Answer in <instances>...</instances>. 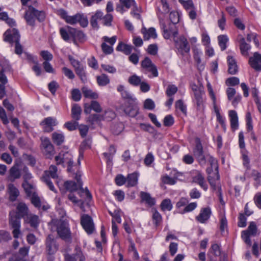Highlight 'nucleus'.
<instances>
[{"mask_svg": "<svg viewBox=\"0 0 261 261\" xmlns=\"http://www.w3.org/2000/svg\"><path fill=\"white\" fill-rule=\"evenodd\" d=\"M40 124L45 132L49 133L54 130V127L58 124V121L55 118L48 117L45 118Z\"/></svg>", "mask_w": 261, "mask_h": 261, "instance_id": "f8f14e48", "label": "nucleus"}, {"mask_svg": "<svg viewBox=\"0 0 261 261\" xmlns=\"http://www.w3.org/2000/svg\"><path fill=\"white\" fill-rule=\"evenodd\" d=\"M169 19L170 22L173 24H176L179 22V15L176 12H171L169 14Z\"/></svg>", "mask_w": 261, "mask_h": 261, "instance_id": "052dcab7", "label": "nucleus"}, {"mask_svg": "<svg viewBox=\"0 0 261 261\" xmlns=\"http://www.w3.org/2000/svg\"><path fill=\"white\" fill-rule=\"evenodd\" d=\"M76 74L79 76L81 80L83 82L85 83L87 81V76L85 71L84 67L83 66L80 69L75 71Z\"/></svg>", "mask_w": 261, "mask_h": 261, "instance_id": "8fccbe9b", "label": "nucleus"}, {"mask_svg": "<svg viewBox=\"0 0 261 261\" xmlns=\"http://www.w3.org/2000/svg\"><path fill=\"white\" fill-rule=\"evenodd\" d=\"M227 63L228 65V71L231 74H235L238 72V66L236 60L233 57L228 56L227 57Z\"/></svg>", "mask_w": 261, "mask_h": 261, "instance_id": "5701e85b", "label": "nucleus"}, {"mask_svg": "<svg viewBox=\"0 0 261 261\" xmlns=\"http://www.w3.org/2000/svg\"><path fill=\"white\" fill-rule=\"evenodd\" d=\"M102 120H106L107 121H110L115 117V113L111 110H108L105 112V114L102 115Z\"/></svg>", "mask_w": 261, "mask_h": 261, "instance_id": "13d9d810", "label": "nucleus"}, {"mask_svg": "<svg viewBox=\"0 0 261 261\" xmlns=\"http://www.w3.org/2000/svg\"><path fill=\"white\" fill-rule=\"evenodd\" d=\"M228 115L230 117L231 128L234 131L236 130L239 126L237 113L234 110H230L229 111Z\"/></svg>", "mask_w": 261, "mask_h": 261, "instance_id": "b1692460", "label": "nucleus"}, {"mask_svg": "<svg viewBox=\"0 0 261 261\" xmlns=\"http://www.w3.org/2000/svg\"><path fill=\"white\" fill-rule=\"evenodd\" d=\"M75 179H76L77 183H76L80 187V191L78 192V194L81 196H85L88 199H90L92 198V196L90 193L89 190L87 188L84 189L82 188V182L81 180V175L77 174L75 175Z\"/></svg>", "mask_w": 261, "mask_h": 261, "instance_id": "4be33fe9", "label": "nucleus"}, {"mask_svg": "<svg viewBox=\"0 0 261 261\" xmlns=\"http://www.w3.org/2000/svg\"><path fill=\"white\" fill-rule=\"evenodd\" d=\"M75 253L73 254L75 258L77 259H79V261H86L85 257L84 255L83 252H82L80 248L78 247H76L75 249Z\"/></svg>", "mask_w": 261, "mask_h": 261, "instance_id": "603ef678", "label": "nucleus"}, {"mask_svg": "<svg viewBox=\"0 0 261 261\" xmlns=\"http://www.w3.org/2000/svg\"><path fill=\"white\" fill-rule=\"evenodd\" d=\"M177 91V88L174 85H169L166 90V94L168 96H171L176 93Z\"/></svg>", "mask_w": 261, "mask_h": 261, "instance_id": "e2e57ef3", "label": "nucleus"}, {"mask_svg": "<svg viewBox=\"0 0 261 261\" xmlns=\"http://www.w3.org/2000/svg\"><path fill=\"white\" fill-rule=\"evenodd\" d=\"M103 24L107 26H111V22L113 20V16L110 14H107L105 16H102Z\"/></svg>", "mask_w": 261, "mask_h": 261, "instance_id": "0e129e2a", "label": "nucleus"}, {"mask_svg": "<svg viewBox=\"0 0 261 261\" xmlns=\"http://www.w3.org/2000/svg\"><path fill=\"white\" fill-rule=\"evenodd\" d=\"M211 215V210L210 207H204L201 208L198 216L196 217V219L201 223H204L206 221Z\"/></svg>", "mask_w": 261, "mask_h": 261, "instance_id": "412c9836", "label": "nucleus"}, {"mask_svg": "<svg viewBox=\"0 0 261 261\" xmlns=\"http://www.w3.org/2000/svg\"><path fill=\"white\" fill-rule=\"evenodd\" d=\"M161 3L162 7L161 8H159L158 9L159 14H166L168 13L170 11V8L167 2Z\"/></svg>", "mask_w": 261, "mask_h": 261, "instance_id": "6e6d98bb", "label": "nucleus"}, {"mask_svg": "<svg viewBox=\"0 0 261 261\" xmlns=\"http://www.w3.org/2000/svg\"><path fill=\"white\" fill-rule=\"evenodd\" d=\"M127 186L133 187L135 186L138 182V175L136 173H133L128 175L126 179Z\"/></svg>", "mask_w": 261, "mask_h": 261, "instance_id": "c9c22d12", "label": "nucleus"}, {"mask_svg": "<svg viewBox=\"0 0 261 261\" xmlns=\"http://www.w3.org/2000/svg\"><path fill=\"white\" fill-rule=\"evenodd\" d=\"M256 231L257 228L255 223L253 222H251L250 223L247 230H244V231L248 232L249 234L255 236L256 233Z\"/></svg>", "mask_w": 261, "mask_h": 261, "instance_id": "4d7b16f0", "label": "nucleus"}, {"mask_svg": "<svg viewBox=\"0 0 261 261\" xmlns=\"http://www.w3.org/2000/svg\"><path fill=\"white\" fill-rule=\"evenodd\" d=\"M142 201H144L149 206H151L155 204V200L147 193L142 192L141 193Z\"/></svg>", "mask_w": 261, "mask_h": 261, "instance_id": "2f4dec72", "label": "nucleus"}, {"mask_svg": "<svg viewBox=\"0 0 261 261\" xmlns=\"http://www.w3.org/2000/svg\"><path fill=\"white\" fill-rule=\"evenodd\" d=\"M192 89L194 92L195 100L197 106L199 108H201L202 106L203 103L204 91L203 88L201 87H198V86L193 84L191 86Z\"/></svg>", "mask_w": 261, "mask_h": 261, "instance_id": "9b49d317", "label": "nucleus"}, {"mask_svg": "<svg viewBox=\"0 0 261 261\" xmlns=\"http://www.w3.org/2000/svg\"><path fill=\"white\" fill-rule=\"evenodd\" d=\"M103 14L100 11H97L94 15L91 17L90 23L93 28L97 29L98 28L97 20L102 19Z\"/></svg>", "mask_w": 261, "mask_h": 261, "instance_id": "473e14b6", "label": "nucleus"}, {"mask_svg": "<svg viewBox=\"0 0 261 261\" xmlns=\"http://www.w3.org/2000/svg\"><path fill=\"white\" fill-rule=\"evenodd\" d=\"M17 216L20 218L28 215V208L26 204L23 202H20L17 206Z\"/></svg>", "mask_w": 261, "mask_h": 261, "instance_id": "c85d7f7f", "label": "nucleus"}, {"mask_svg": "<svg viewBox=\"0 0 261 261\" xmlns=\"http://www.w3.org/2000/svg\"><path fill=\"white\" fill-rule=\"evenodd\" d=\"M58 177V169L55 165H51L49 167L48 170L44 172V174L42 177V180L48 187L49 189L56 192V189L50 179V177L53 179H57Z\"/></svg>", "mask_w": 261, "mask_h": 261, "instance_id": "423d86ee", "label": "nucleus"}, {"mask_svg": "<svg viewBox=\"0 0 261 261\" xmlns=\"http://www.w3.org/2000/svg\"><path fill=\"white\" fill-rule=\"evenodd\" d=\"M239 79L237 77L228 78L226 81V84L230 86H235L239 84Z\"/></svg>", "mask_w": 261, "mask_h": 261, "instance_id": "774afa93", "label": "nucleus"}, {"mask_svg": "<svg viewBox=\"0 0 261 261\" xmlns=\"http://www.w3.org/2000/svg\"><path fill=\"white\" fill-rule=\"evenodd\" d=\"M69 33L71 36V40L75 44H76V40L83 42L86 39L85 35L83 32L74 28H70Z\"/></svg>", "mask_w": 261, "mask_h": 261, "instance_id": "a211bd4d", "label": "nucleus"}, {"mask_svg": "<svg viewBox=\"0 0 261 261\" xmlns=\"http://www.w3.org/2000/svg\"><path fill=\"white\" fill-rule=\"evenodd\" d=\"M193 181L198 184L204 190H206L207 186L205 184L204 178L202 173L199 171H195L193 172Z\"/></svg>", "mask_w": 261, "mask_h": 261, "instance_id": "6ab92c4d", "label": "nucleus"}, {"mask_svg": "<svg viewBox=\"0 0 261 261\" xmlns=\"http://www.w3.org/2000/svg\"><path fill=\"white\" fill-rule=\"evenodd\" d=\"M102 39L104 42L101 44V49H112V45L115 43L116 37L113 36L111 38L103 37Z\"/></svg>", "mask_w": 261, "mask_h": 261, "instance_id": "a878e982", "label": "nucleus"}, {"mask_svg": "<svg viewBox=\"0 0 261 261\" xmlns=\"http://www.w3.org/2000/svg\"><path fill=\"white\" fill-rule=\"evenodd\" d=\"M123 111L126 115L131 117L135 116L138 113V110L132 106L124 108Z\"/></svg>", "mask_w": 261, "mask_h": 261, "instance_id": "09e8293b", "label": "nucleus"}, {"mask_svg": "<svg viewBox=\"0 0 261 261\" xmlns=\"http://www.w3.org/2000/svg\"><path fill=\"white\" fill-rule=\"evenodd\" d=\"M27 219L28 220V222L32 227L34 228L37 227L39 223V219L37 216L30 214L28 215Z\"/></svg>", "mask_w": 261, "mask_h": 261, "instance_id": "e433bc0d", "label": "nucleus"}, {"mask_svg": "<svg viewBox=\"0 0 261 261\" xmlns=\"http://www.w3.org/2000/svg\"><path fill=\"white\" fill-rule=\"evenodd\" d=\"M196 145L193 149L194 156L201 166L205 165L207 160L210 162L211 167L206 169L208 174L207 180L214 189L216 188V181L219 179L218 166L217 161L208 154L204 153L203 147L199 138L195 139Z\"/></svg>", "mask_w": 261, "mask_h": 261, "instance_id": "f257e3e1", "label": "nucleus"}, {"mask_svg": "<svg viewBox=\"0 0 261 261\" xmlns=\"http://www.w3.org/2000/svg\"><path fill=\"white\" fill-rule=\"evenodd\" d=\"M82 92L84 96L86 98L92 99H96L98 98V94L97 92L92 91L87 87H83L82 88Z\"/></svg>", "mask_w": 261, "mask_h": 261, "instance_id": "bb28decb", "label": "nucleus"}, {"mask_svg": "<svg viewBox=\"0 0 261 261\" xmlns=\"http://www.w3.org/2000/svg\"><path fill=\"white\" fill-rule=\"evenodd\" d=\"M68 59L70 61L71 64L74 68L75 71L83 67V65L81 63L80 61L74 59L71 55L68 56Z\"/></svg>", "mask_w": 261, "mask_h": 261, "instance_id": "c03bdc74", "label": "nucleus"}, {"mask_svg": "<svg viewBox=\"0 0 261 261\" xmlns=\"http://www.w3.org/2000/svg\"><path fill=\"white\" fill-rule=\"evenodd\" d=\"M161 207L162 211H170L172 208V204L169 199H166L162 201L161 204Z\"/></svg>", "mask_w": 261, "mask_h": 261, "instance_id": "a19ab883", "label": "nucleus"}, {"mask_svg": "<svg viewBox=\"0 0 261 261\" xmlns=\"http://www.w3.org/2000/svg\"><path fill=\"white\" fill-rule=\"evenodd\" d=\"M219 45L221 49H225L227 47L226 43L228 41V38L226 35H222L218 37Z\"/></svg>", "mask_w": 261, "mask_h": 261, "instance_id": "79ce46f5", "label": "nucleus"}, {"mask_svg": "<svg viewBox=\"0 0 261 261\" xmlns=\"http://www.w3.org/2000/svg\"><path fill=\"white\" fill-rule=\"evenodd\" d=\"M123 129L124 125L122 122L113 123L111 126L112 132L116 135L120 134Z\"/></svg>", "mask_w": 261, "mask_h": 261, "instance_id": "f704fd0d", "label": "nucleus"}, {"mask_svg": "<svg viewBox=\"0 0 261 261\" xmlns=\"http://www.w3.org/2000/svg\"><path fill=\"white\" fill-rule=\"evenodd\" d=\"M79 123L76 121H69L65 123V127L69 130L72 131L76 129Z\"/></svg>", "mask_w": 261, "mask_h": 261, "instance_id": "5fc2aeb1", "label": "nucleus"}, {"mask_svg": "<svg viewBox=\"0 0 261 261\" xmlns=\"http://www.w3.org/2000/svg\"><path fill=\"white\" fill-rule=\"evenodd\" d=\"M194 59L197 63V66L199 70H202L204 69V65L201 63L200 59V53L198 50H194Z\"/></svg>", "mask_w": 261, "mask_h": 261, "instance_id": "ea45409f", "label": "nucleus"}, {"mask_svg": "<svg viewBox=\"0 0 261 261\" xmlns=\"http://www.w3.org/2000/svg\"><path fill=\"white\" fill-rule=\"evenodd\" d=\"M81 18L80 14H76L73 16H69L67 18L66 22L71 24H74L78 22L79 19Z\"/></svg>", "mask_w": 261, "mask_h": 261, "instance_id": "bf43d9fd", "label": "nucleus"}, {"mask_svg": "<svg viewBox=\"0 0 261 261\" xmlns=\"http://www.w3.org/2000/svg\"><path fill=\"white\" fill-rule=\"evenodd\" d=\"M142 81V77L135 74L130 76L128 80L130 84L136 86L139 85Z\"/></svg>", "mask_w": 261, "mask_h": 261, "instance_id": "37998d69", "label": "nucleus"}, {"mask_svg": "<svg viewBox=\"0 0 261 261\" xmlns=\"http://www.w3.org/2000/svg\"><path fill=\"white\" fill-rule=\"evenodd\" d=\"M55 160L57 165L67 164V171L68 172H72L71 167L73 165V161L72 159V155L68 152L61 151L58 155L55 157Z\"/></svg>", "mask_w": 261, "mask_h": 261, "instance_id": "1a4fd4ad", "label": "nucleus"}, {"mask_svg": "<svg viewBox=\"0 0 261 261\" xmlns=\"http://www.w3.org/2000/svg\"><path fill=\"white\" fill-rule=\"evenodd\" d=\"M52 140L55 144L60 145L64 141V136L62 133L54 132L52 134Z\"/></svg>", "mask_w": 261, "mask_h": 261, "instance_id": "c756f323", "label": "nucleus"}, {"mask_svg": "<svg viewBox=\"0 0 261 261\" xmlns=\"http://www.w3.org/2000/svg\"><path fill=\"white\" fill-rule=\"evenodd\" d=\"M4 40L14 43L15 49H22L23 46L19 43L20 35L15 28L7 30L4 34Z\"/></svg>", "mask_w": 261, "mask_h": 261, "instance_id": "0eeeda50", "label": "nucleus"}, {"mask_svg": "<svg viewBox=\"0 0 261 261\" xmlns=\"http://www.w3.org/2000/svg\"><path fill=\"white\" fill-rule=\"evenodd\" d=\"M20 218L15 211H12L9 213V224L13 229L12 234L15 239L18 238L21 234Z\"/></svg>", "mask_w": 261, "mask_h": 261, "instance_id": "39448f33", "label": "nucleus"}, {"mask_svg": "<svg viewBox=\"0 0 261 261\" xmlns=\"http://www.w3.org/2000/svg\"><path fill=\"white\" fill-rule=\"evenodd\" d=\"M197 206L196 202H192L187 205L184 209L179 210L178 213L181 214H185L187 212H190L194 210Z\"/></svg>", "mask_w": 261, "mask_h": 261, "instance_id": "de8ad7c7", "label": "nucleus"}, {"mask_svg": "<svg viewBox=\"0 0 261 261\" xmlns=\"http://www.w3.org/2000/svg\"><path fill=\"white\" fill-rule=\"evenodd\" d=\"M210 253H212L215 256H219L221 254L220 247L218 245L215 244L212 245L210 249Z\"/></svg>", "mask_w": 261, "mask_h": 261, "instance_id": "680f3d73", "label": "nucleus"}, {"mask_svg": "<svg viewBox=\"0 0 261 261\" xmlns=\"http://www.w3.org/2000/svg\"><path fill=\"white\" fill-rule=\"evenodd\" d=\"M20 177V172L16 166H13L9 170V175L7 179L12 182Z\"/></svg>", "mask_w": 261, "mask_h": 261, "instance_id": "cd10ccee", "label": "nucleus"}, {"mask_svg": "<svg viewBox=\"0 0 261 261\" xmlns=\"http://www.w3.org/2000/svg\"><path fill=\"white\" fill-rule=\"evenodd\" d=\"M70 28V27H67L68 30L63 28L60 30V34L62 38L65 41H69L70 38L71 39V36L69 33Z\"/></svg>", "mask_w": 261, "mask_h": 261, "instance_id": "49530a36", "label": "nucleus"}, {"mask_svg": "<svg viewBox=\"0 0 261 261\" xmlns=\"http://www.w3.org/2000/svg\"><path fill=\"white\" fill-rule=\"evenodd\" d=\"M152 219L154 221V223L156 226H158L162 221V217L161 214L155 209L152 210Z\"/></svg>", "mask_w": 261, "mask_h": 261, "instance_id": "a18cd8bd", "label": "nucleus"}, {"mask_svg": "<svg viewBox=\"0 0 261 261\" xmlns=\"http://www.w3.org/2000/svg\"><path fill=\"white\" fill-rule=\"evenodd\" d=\"M84 112L89 114L90 113L91 110L97 113H100L102 111V108L99 103L95 100H92L91 103H85L84 105Z\"/></svg>", "mask_w": 261, "mask_h": 261, "instance_id": "f3484780", "label": "nucleus"}, {"mask_svg": "<svg viewBox=\"0 0 261 261\" xmlns=\"http://www.w3.org/2000/svg\"><path fill=\"white\" fill-rule=\"evenodd\" d=\"M41 140V149L46 158H49L55 153L54 147L47 137H42Z\"/></svg>", "mask_w": 261, "mask_h": 261, "instance_id": "9d476101", "label": "nucleus"}, {"mask_svg": "<svg viewBox=\"0 0 261 261\" xmlns=\"http://www.w3.org/2000/svg\"><path fill=\"white\" fill-rule=\"evenodd\" d=\"M240 49H249L252 47L251 43H254V47H259V42L254 34H248L246 40L242 36L239 37Z\"/></svg>", "mask_w": 261, "mask_h": 261, "instance_id": "6e6552de", "label": "nucleus"}, {"mask_svg": "<svg viewBox=\"0 0 261 261\" xmlns=\"http://www.w3.org/2000/svg\"><path fill=\"white\" fill-rule=\"evenodd\" d=\"M250 66L256 71H261V55L257 52L254 53L249 60Z\"/></svg>", "mask_w": 261, "mask_h": 261, "instance_id": "dca6fc26", "label": "nucleus"}, {"mask_svg": "<svg viewBox=\"0 0 261 261\" xmlns=\"http://www.w3.org/2000/svg\"><path fill=\"white\" fill-rule=\"evenodd\" d=\"M97 82L99 86H103L109 83L110 80L106 74H102L97 76Z\"/></svg>", "mask_w": 261, "mask_h": 261, "instance_id": "58836bf2", "label": "nucleus"}, {"mask_svg": "<svg viewBox=\"0 0 261 261\" xmlns=\"http://www.w3.org/2000/svg\"><path fill=\"white\" fill-rule=\"evenodd\" d=\"M54 223L56 226V230L60 238L66 241H70L71 240V232L68 222L59 220L55 221Z\"/></svg>", "mask_w": 261, "mask_h": 261, "instance_id": "20e7f679", "label": "nucleus"}, {"mask_svg": "<svg viewBox=\"0 0 261 261\" xmlns=\"http://www.w3.org/2000/svg\"><path fill=\"white\" fill-rule=\"evenodd\" d=\"M91 145V140L88 139L85 140L81 144L80 150V155L78 160V163L80 164V159L83 158V151L85 149L89 148Z\"/></svg>", "mask_w": 261, "mask_h": 261, "instance_id": "72a5a7b5", "label": "nucleus"}, {"mask_svg": "<svg viewBox=\"0 0 261 261\" xmlns=\"http://www.w3.org/2000/svg\"><path fill=\"white\" fill-rule=\"evenodd\" d=\"M141 33L143 35L144 40H148L150 38L155 39L157 37L155 30L153 28H150L147 29L143 27L141 29Z\"/></svg>", "mask_w": 261, "mask_h": 261, "instance_id": "393cba45", "label": "nucleus"}, {"mask_svg": "<svg viewBox=\"0 0 261 261\" xmlns=\"http://www.w3.org/2000/svg\"><path fill=\"white\" fill-rule=\"evenodd\" d=\"M11 239L12 238L9 232L4 230H0V242H7Z\"/></svg>", "mask_w": 261, "mask_h": 261, "instance_id": "864d4df0", "label": "nucleus"}, {"mask_svg": "<svg viewBox=\"0 0 261 261\" xmlns=\"http://www.w3.org/2000/svg\"><path fill=\"white\" fill-rule=\"evenodd\" d=\"M72 98L75 101H79L81 98V94L80 90L77 89H74L71 92Z\"/></svg>", "mask_w": 261, "mask_h": 261, "instance_id": "69168bd1", "label": "nucleus"}, {"mask_svg": "<svg viewBox=\"0 0 261 261\" xmlns=\"http://www.w3.org/2000/svg\"><path fill=\"white\" fill-rule=\"evenodd\" d=\"M65 188L70 191H74L79 190V186L73 181H67L64 183Z\"/></svg>", "mask_w": 261, "mask_h": 261, "instance_id": "4c0bfd02", "label": "nucleus"}, {"mask_svg": "<svg viewBox=\"0 0 261 261\" xmlns=\"http://www.w3.org/2000/svg\"><path fill=\"white\" fill-rule=\"evenodd\" d=\"M76 74L79 76L81 80L83 82L85 83L87 81V76L85 71L84 67L83 66L80 69L75 71Z\"/></svg>", "mask_w": 261, "mask_h": 261, "instance_id": "3c124183", "label": "nucleus"}, {"mask_svg": "<svg viewBox=\"0 0 261 261\" xmlns=\"http://www.w3.org/2000/svg\"><path fill=\"white\" fill-rule=\"evenodd\" d=\"M24 17L28 25L34 27L35 20L40 22H43L46 18V14L43 11L38 10L33 6H29L25 11Z\"/></svg>", "mask_w": 261, "mask_h": 261, "instance_id": "7ed1b4c3", "label": "nucleus"}, {"mask_svg": "<svg viewBox=\"0 0 261 261\" xmlns=\"http://www.w3.org/2000/svg\"><path fill=\"white\" fill-rule=\"evenodd\" d=\"M46 251L49 255L54 254L58 250V247L54 237L48 235L46 239Z\"/></svg>", "mask_w": 261, "mask_h": 261, "instance_id": "ddd939ff", "label": "nucleus"}, {"mask_svg": "<svg viewBox=\"0 0 261 261\" xmlns=\"http://www.w3.org/2000/svg\"><path fill=\"white\" fill-rule=\"evenodd\" d=\"M120 4L118 5L116 7V10L123 13L125 9H128L131 7H134L137 11H139V8L136 5L134 0H119Z\"/></svg>", "mask_w": 261, "mask_h": 261, "instance_id": "4468645a", "label": "nucleus"}, {"mask_svg": "<svg viewBox=\"0 0 261 261\" xmlns=\"http://www.w3.org/2000/svg\"><path fill=\"white\" fill-rule=\"evenodd\" d=\"M7 192L9 194V199L12 202L16 201L19 195L18 189L13 184L8 185Z\"/></svg>", "mask_w": 261, "mask_h": 261, "instance_id": "aec40b11", "label": "nucleus"}, {"mask_svg": "<svg viewBox=\"0 0 261 261\" xmlns=\"http://www.w3.org/2000/svg\"><path fill=\"white\" fill-rule=\"evenodd\" d=\"M82 109L77 104H74L71 109V115L73 119L79 120L81 118Z\"/></svg>", "mask_w": 261, "mask_h": 261, "instance_id": "7c9ffc66", "label": "nucleus"}, {"mask_svg": "<svg viewBox=\"0 0 261 261\" xmlns=\"http://www.w3.org/2000/svg\"><path fill=\"white\" fill-rule=\"evenodd\" d=\"M144 107L146 109L152 110L155 107L154 102L152 99L148 98L144 101Z\"/></svg>", "mask_w": 261, "mask_h": 261, "instance_id": "338daca9", "label": "nucleus"}, {"mask_svg": "<svg viewBox=\"0 0 261 261\" xmlns=\"http://www.w3.org/2000/svg\"><path fill=\"white\" fill-rule=\"evenodd\" d=\"M81 224L88 233H91L94 230V224L92 218L87 215H83L81 218Z\"/></svg>", "mask_w": 261, "mask_h": 261, "instance_id": "2eb2a0df", "label": "nucleus"}, {"mask_svg": "<svg viewBox=\"0 0 261 261\" xmlns=\"http://www.w3.org/2000/svg\"><path fill=\"white\" fill-rule=\"evenodd\" d=\"M160 22L162 25V28L163 30V36L164 37L167 39H169L171 35L175 38L178 34V32L176 30L175 24L170 22L168 27H167L163 19H160ZM174 42L176 47L179 49H182V48H187L188 45V41L184 37H180L177 39L174 38Z\"/></svg>", "mask_w": 261, "mask_h": 261, "instance_id": "f03ea898", "label": "nucleus"}]
</instances>
